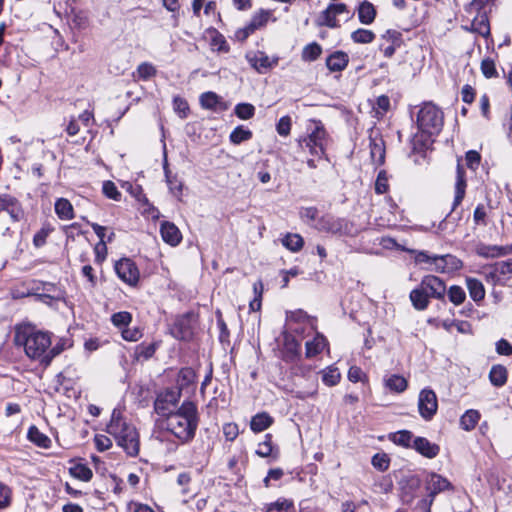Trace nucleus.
I'll return each instance as SVG.
<instances>
[{"label": "nucleus", "mask_w": 512, "mask_h": 512, "mask_svg": "<svg viewBox=\"0 0 512 512\" xmlns=\"http://www.w3.org/2000/svg\"><path fill=\"white\" fill-rule=\"evenodd\" d=\"M342 14H349L348 7L345 3H330L325 10H323L316 23L318 26H324L328 28H338L340 24L337 20V16Z\"/></svg>", "instance_id": "9d476101"}, {"label": "nucleus", "mask_w": 512, "mask_h": 512, "mask_svg": "<svg viewBox=\"0 0 512 512\" xmlns=\"http://www.w3.org/2000/svg\"><path fill=\"white\" fill-rule=\"evenodd\" d=\"M389 190L388 176L385 170H381L375 182V192L377 194H384Z\"/></svg>", "instance_id": "4d7b16f0"}, {"label": "nucleus", "mask_w": 512, "mask_h": 512, "mask_svg": "<svg viewBox=\"0 0 512 512\" xmlns=\"http://www.w3.org/2000/svg\"><path fill=\"white\" fill-rule=\"evenodd\" d=\"M160 234L163 241L171 246H177L182 240V234L178 227L169 221L161 223Z\"/></svg>", "instance_id": "f3484780"}, {"label": "nucleus", "mask_w": 512, "mask_h": 512, "mask_svg": "<svg viewBox=\"0 0 512 512\" xmlns=\"http://www.w3.org/2000/svg\"><path fill=\"white\" fill-rule=\"evenodd\" d=\"M432 267L428 270L436 273H451L462 268V261L451 254L434 255Z\"/></svg>", "instance_id": "4468645a"}, {"label": "nucleus", "mask_w": 512, "mask_h": 512, "mask_svg": "<svg viewBox=\"0 0 512 512\" xmlns=\"http://www.w3.org/2000/svg\"><path fill=\"white\" fill-rule=\"evenodd\" d=\"M107 433L113 436L118 445L124 449L130 457L139 454L140 442L136 428L128 423L121 411L114 409L110 422L107 425Z\"/></svg>", "instance_id": "7ed1b4c3"}, {"label": "nucleus", "mask_w": 512, "mask_h": 512, "mask_svg": "<svg viewBox=\"0 0 512 512\" xmlns=\"http://www.w3.org/2000/svg\"><path fill=\"white\" fill-rule=\"evenodd\" d=\"M357 12L358 19L362 24L370 25L374 22L376 17V9L371 2L367 0L360 2Z\"/></svg>", "instance_id": "a878e982"}, {"label": "nucleus", "mask_w": 512, "mask_h": 512, "mask_svg": "<svg viewBox=\"0 0 512 512\" xmlns=\"http://www.w3.org/2000/svg\"><path fill=\"white\" fill-rule=\"evenodd\" d=\"M438 409V401L435 392L431 389H423L418 398V410L421 417L431 420Z\"/></svg>", "instance_id": "f8f14e48"}, {"label": "nucleus", "mask_w": 512, "mask_h": 512, "mask_svg": "<svg viewBox=\"0 0 512 512\" xmlns=\"http://www.w3.org/2000/svg\"><path fill=\"white\" fill-rule=\"evenodd\" d=\"M370 154L374 163L382 165L385 160V148L382 142L373 141L370 144Z\"/></svg>", "instance_id": "c03bdc74"}, {"label": "nucleus", "mask_w": 512, "mask_h": 512, "mask_svg": "<svg viewBox=\"0 0 512 512\" xmlns=\"http://www.w3.org/2000/svg\"><path fill=\"white\" fill-rule=\"evenodd\" d=\"M327 347L328 341L326 337L323 334L316 332L314 338L307 341L305 344V356L306 358H313L323 352V350Z\"/></svg>", "instance_id": "aec40b11"}, {"label": "nucleus", "mask_w": 512, "mask_h": 512, "mask_svg": "<svg viewBox=\"0 0 512 512\" xmlns=\"http://www.w3.org/2000/svg\"><path fill=\"white\" fill-rule=\"evenodd\" d=\"M173 107H174V110L179 114V116L181 118L187 117V114L189 111V106L185 99H183L179 96L174 97Z\"/></svg>", "instance_id": "69168bd1"}, {"label": "nucleus", "mask_w": 512, "mask_h": 512, "mask_svg": "<svg viewBox=\"0 0 512 512\" xmlns=\"http://www.w3.org/2000/svg\"><path fill=\"white\" fill-rule=\"evenodd\" d=\"M443 120V112L431 102L424 103L417 114L418 128L429 135L440 132Z\"/></svg>", "instance_id": "20e7f679"}, {"label": "nucleus", "mask_w": 512, "mask_h": 512, "mask_svg": "<svg viewBox=\"0 0 512 512\" xmlns=\"http://www.w3.org/2000/svg\"><path fill=\"white\" fill-rule=\"evenodd\" d=\"M270 12L266 10H260L255 13L250 22H249V30L256 31L257 29L265 26L269 20Z\"/></svg>", "instance_id": "37998d69"}, {"label": "nucleus", "mask_w": 512, "mask_h": 512, "mask_svg": "<svg viewBox=\"0 0 512 512\" xmlns=\"http://www.w3.org/2000/svg\"><path fill=\"white\" fill-rule=\"evenodd\" d=\"M390 440L396 445L409 448L413 445V434L408 430L397 431L391 434Z\"/></svg>", "instance_id": "ea45409f"}, {"label": "nucleus", "mask_w": 512, "mask_h": 512, "mask_svg": "<svg viewBox=\"0 0 512 512\" xmlns=\"http://www.w3.org/2000/svg\"><path fill=\"white\" fill-rule=\"evenodd\" d=\"M300 218L307 224L318 220V209L316 207H303L299 211Z\"/></svg>", "instance_id": "0e129e2a"}, {"label": "nucleus", "mask_w": 512, "mask_h": 512, "mask_svg": "<svg viewBox=\"0 0 512 512\" xmlns=\"http://www.w3.org/2000/svg\"><path fill=\"white\" fill-rule=\"evenodd\" d=\"M349 63V56L343 51H335L326 58V67L330 72H341Z\"/></svg>", "instance_id": "412c9836"}, {"label": "nucleus", "mask_w": 512, "mask_h": 512, "mask_svg": "<svg viewBox=\"0 0 512 512\" xmlns=\"http://www.w3.org/2000/svg\"><path fill=\"white\" fill-rule=\"evenodd\" d=\"M166 178H167V184L169 187L170 192L180 199V196L182 195L183 190V183L179 181L176 177H171L166 172Z\"/></svg>", "instance_id": "bf43d9fd"}, {"label": "nucleus", "mask_w": 512, "mask_h": 512, "mask_svg": "<svg viewBox=\"0 0 512 512\" xmlns=\"http://www.w3.org/2000/svg\"><path fill=\"white\" fill-rule=\"evenodd\" d=\"M111 321L116 327H126L132 321V315L127 311L117 312L112 315Z\"/></svg>", "instance_id": "864d4df0"}, {"label": "nucleus", "mask_w": 512, "mask_h": 512, "mask_svg": "<svg viewBox=\"0 0 512 512\" xmlns=\"http://www.w3.org/2000/svg\"><path fill=\"white\" fill-rule=\"evenodd\" d=\"M483 275L488 283L504 286L512 277V263L501 261L487 266L483 270Z\"/></svg>", "instance_id": "423d86ee"}, {"label": "nucleus", "mask_w": 512, "mask_h": 512, "mask_svg": "<svg viewBox=\"0 0 512 512\" xmlns=\"http://www.w3.org/2000/svg\"><path fill=\"white\" fill-rule=\"evenodd\" d=\"M294 504L292 500L286 498H279L275 502L270 503L266 512H294Z\"/></svg>", "instance_id": "a19ab883"}, {"label": "nucleus", "mask_w": 512, "mask_h": 512, "mask_svg": "<svg viewBox=\"0 0 512 512\" xmlns=\"http://www.w3.org/2000/svg\"><path fill=\"white\" fill-rule=\"evenodd\" d=\"M480 420V413L477 410H467L460 418V426L465 431L473 430Z\"/></svg>", "instance_id": "473e14b6"}, {"label": "nucleus", "mask_w": 512, "mask_h": 512, "mask_svg": "<svg viewBox=\"0 0 512 512\" xmlns=\"http://www.w3.org/2000/svg\"><path fill=\"white\" fill-rule=\"evenodd\" d=\"M320 232L331 233L334 235H346L349 233L348 221L343 218H337L332 215H324L313 225Z\"/></svg>", "instance_id": "6e6552de"}, {"label": "nucleus", "mask_w": 512, "mask_h": 512, "mask_svg": "<svg viewBox=\"0 0 512 512\" xmlns=\"http://www.w3.org/2000/svg\"><path fill=\"white\" fill-rule=\"evenodd\" d=\"M118 277L130 286H135L140 277L136 264L128 258H122L115 264Z\"/></svg>", "instance_id": "ddd939ff"}, {"label": "nucleus", "mask_w": 512, "mask_h": 512, "mask_svg": "<svg viewBox=\"0 0 512 512\" xmlns=\"http://www.w3.org/2000/svg\"><path fill=\"white\" fill-rule=\"evenodd\" d=\"M155 351H156V346L153 343L147 344V345L141 344L136 348V354H137L138 358H144V359L151 358L154 355Z\"/></svg>", "instance_id": "774afa93"}, {"label": "nucleus", "mask_w": 512, "mask_h": 512, "mask_svg": "<svg viewBox=\"0 0 512 512\" xmlns=\"http://www.w3.org/2000/svg\"><path fill=\"white\" fill-rule=\"evenodd\" d=\"M292 121L289 116H283L279 119L276 130L280 136L286 137L290 134Z\"/></svg>", "instance_id": "052dcab7"}, {"label": "nucleus", "mask_w": 512, "mask_h": 512, "mask_svg": "<svg viewBox=\"0 0 512 512\" xmlns=\"http://www.w3.org/2000/svg\"><path fill=\"white\" fill-rule=\"evenodd\" d=\"M196 379L195 371L190 367H184L178 372L177 376V389L181 392L182 389L188 388L194 384Z\"/></svg>", "instance_id": "7c9ffc66"}, {"label": "nucleus", "mask_w": 512, "mask_h": 512, "mask_svg": "<svg viewBox=\"0 0 512 512\" xmlns=\"http://www.w3.org/2000/svg\"><path fill=\"white\" fill-rule=\"evenodd\" d=\"M322 53V47L317 42L306 45L301 53L303 61L312 62L317 60Z\"/></svg>", "instance_id": "79ce46f5"}, {"label": "nucleus", "mask_w": 512, "mask_h": 512, "mask_svg": "<svg viewBox=\"0 0 512 512\" xmlns=\"http://www.w3.org/2000/svg\"><path fill=\"white\" fill-rule=\"evenodd\" d=\"M448 298L454 305H460L465 301L466 293L462 287L453 285L448 290Z\"/></svg>", "instance_id": "8fccbe9b"}, {"label": "nucleus", "mask_w": 512, "mask_h": 512, "mask_svg": "<svg viewBox=\"0 0 512 512\" xmlns=\"http://www.w3.org/2000/svg\"><path fill=\"white\" fill-rule=\"evenodd\" d=\"M235 115L242 120L251 119L255 114V107L250 103H239L235 106Z\"/></svg>", "instance_id": "09e8293b"}, {"label": "nucleus", "mask_w": 512, "mask_h": 512, "mask_svg": "<svg viewBox=\"0 0 512 512\" xmlns=\"http://www.w3.org/2000/svg\"><path fill=\"white\" fill-rule=\"evenodd\" d=\"M13 341L17 347L23 348L30 360L49 366L48 348L52 344L49 332L38 330L30 324L17 325Z\"/></svg>", "instance_id": "f257e3e1"}, {"label": "nucleus", "mask_w": 512, "mask_h": 512, "mask_svg": "<svg viewBox=\"0 0 512 512\" xmlns=\"http://www.w3.org/2000/svg\"><path fill=\"white\" fill-rule=\"evenodd\" d=\"M412 448H414L418 453L427 458H435L440 451V448L437 444L431 443L428 439L424 437H416L413 440Z\"/></svg>", "instance_id": "6ab92c4d"}, {"label": "nucleus", "mask_w": 512, "mask_h": 512, "mask_svg": "<svg viewBox=\"0 0 512 512\" xmlns=\"http://www.w3.org/2000/svg\"><path fill=\"white\" fill-rule=\"evenodd\" d=\"M489 380L496 387L504 386L507 382V369L503 365H493L489 372Z\"/></svg>", "instance_id": "2f4dec72"}, {"label": "nucleus", "mask_w": 512, "mask_h": 512, "mask_svg": "<svg viewBox=\"0 0 512 512\" xmlns=\"http://www.w3.org/2000/svg\"><path fill=\"white\" fill-rule=\"evenodd\" d=\"M196 321V316L193 313H186L178 317L171 328L172 336L179 340H190L194 334Z\"/></svg>", "instance_id": "1a4fd4ad"}, {"label": "nucleus", "mask_w": 512, "mask_h": 512, "mask_svg": "<svg viewBox=\"0 0 512 512\" xmlns=\"http://www.w3.org/2000/svg\"><path fill=\"white\" fill-rule=\"evenodd\" d=\"M256 454L260 457H272L273 459H277L279 455V450L277 447L272 444V435L266 434L264 437V441L258 444L256 449Z\"/></svg>", "instance_id": "bb28decb"}, {"label": "nucleus", "mask_w": 512, "mask_h": 512, "mask_svg": "<svg viewBox=\"0 0 512 512\" xmlns=\"http://www.w3.org/2000/svg\"><path fill=\"white\" fill-rule=\"evenodd\" d=\"M466 191V180H465V172L458 162L457 165V175H456V183H455V196L452 204L451 211H454L462 202Z\"/></svg>", "instance_id": "4be33fe9"}, {"label": "nucleus", "mask_w": 512, "mask_h": 512, "mask_svg": "<svg viewBox=\"0 0 512 512\" xmlns=\"http://www.w3.org/2000/svg\"><path fill=\"white\" fill-rule=\"evenodd\" d=\"M198 427L197 406L191 401H185L168 417H166V429L181 443L191 441Z\"/></svg>", "instance_id": "f03ea898"}, {"label": "nucleus", "mask_w": 512, "mask_h": 512, "mask_svg": "<svg viewBox=\"0 0 512 512\" xmlns=\"http://www.w3.org/2000/svg\"><path fill=\"white\" fill-rule=\"evenodd\" d=\"M55 213L61 220H71L74 218L73 206L70 201L65 198L56 200Z\"/></svg>", "instance_id": "c756f323"}, {"label": "nucleus", "mask_w": 512, "mask_h": 512, "mask_svg": "<svg viewBox=\"0 0 512 512\" xmlns=\"http://www.w3.org/2000/svg\"><path fill=\"white\" fill-rule=\"evenodd\" d=\"M282 244L288 250L292 252H298L302 249L304 245V240L300 234L287 233L285 237L282 239Z\"/></svg>", "instance_id": "e433bc0d"}, {"label": "nucleus", "mask_w": 512, "mask_h": 512, "mask_svg": "<svg viewBox=\"0 0 512 512\" xmlns=\"http://www.w3.org/2000/svg\"><path fill=\"white\" fill-rule=\"evenodd\" d=\"M420 284L422 288H424L430 297L442 300L446 294V285L445 282L435 276V275H426L422 278Z\"/></svg>", "instance_id": "2eb2a0df"}, {"label": "nucleus", "mask_w": 512, "mask_h": 512, "mask_svg": "<svg viewBox=\"0 0 512 512\" xmlns=\"http://www.w3.org/2000/svg\"><path fill=\"white\" fill-rule=\"evenodd\" d=\"M69 473L72 477L84 482L90 481L93 477L92 470L83 463L74 464L69 468Z\"/></svg>", "instance_id": "72a5a7b5"}, {"label": "nucleus", "mask_w": 512, "mask_h": 512, "mask_svg": "<svg viewBox=\"0 0 512 512\" xmlns=\"http://www.w3.org/2000/svg\"><path fill=\"white\" fill-rule=\"evenodd\" d=\"M103 194L114 201L121 200V192L116 187L115 183L112 181H104L102 186Z\"/></svg>", "instance_id": "3c124183"}, {"label": "nucleus", "mask_w": 512, "mask_h": 512, "mask_svg": "<svg viewBox=\"0 0 512 512\" xmlns=\"http://www.w3.org/2000/svg\"><path fill=\"white\" fill-rule=\"evenodd\" d=\"M6 212L12 221H19L22 216V210L17 200L9 195H0V214Z\"/></svg>", "instance_id": "a211bd4d"}, {"label": "nucleus", "mask_w": 512, "mask_h": 512, "mask_svg": "<svg viewBox=\"0 0 512 512\" xmlns=\"http://www.w3.org/2000/svg\"><path fill=\"white\" fill-rule=\"evenodd\" d=\"M351 39L355 43L368 44L375 39V34L371 30L360 28L352 32Z\"/></svg>", "instance_id": "de8ad7c7"}, {"label": "nucleus", "mask_w": 512, "mask_h": 512, "mask_svg": "<svg viewBox=\"0 0 512 512\" xmlns=\"http://www.w3.org/2000/svg\"><path fill=\"white\" fill-rule=\"evenodd\" d=\"M273 422V417H271L267 412H260L251 418L250 428L253 432L260 433L268 429Z\"/></svg>", "instance_id": "393cba45"}, {"label": "nucleus", "mask_w": 512, "mask_h": 512, "mask_svg": "<svg viewBox=\"0 0 512 512\" xmlns=\"http://www.w3.org/2000/svg\"><path fill=\"white\" fill-rule=\"evenodd\" d=\"M382 40L394 45L403 44L402 34L397 30H387L385 34L382 35Z\"/></svg>", "instance_id": "338daca9"}, {"label": "nucleus", "mask_w": 512, "mask_h": 512, "mask_svg": "<svg viewBox=\"0 0 512 512\" xmlns=\"http://www.w3.org/2000/svg\"><path fill=\"white\" fill-rule=\"evenodd\" d=\"M466 286L469 291V295L475 302H480L485 297V288L482 282L476 278L467 277Z\"/></svg>", "instance_id": "c85d7f7f"}, {"label": "nucleus", "mask_w": 512, "mask_h": 512, "mask_svg": "<svg viewBox=\"0 0 512 512\" xmlns=\"http://www.w3.org/2000/svg\"><path fill=\"white\" fill-rule=\"evenodd\" d=\"M452 489L451 483L439 474L432 473L426 479V491L428 493L429 500H423L422 504L426 509V512H430V507L433 503L434 497L446 490Z\"/></svg>", "instance_id": "9b49d317"}, {"label": "nucleus", "mask_w": 512, "mask_h": 512, "mask_svg": "<svg viewBox=\"0 0 512 512\" xmlns=\"http://www.w3.org/2000/svg\"><path fill=\"white\" fill-rule=\"evenodd\" d=\"M480 69L486 78L498 77L495 60L491 57H485L482 59Z\"/></svg>", "instance_id": "49530a36"}, {"label": "nucleus", "mask_w": 512, "mask_h": 512, "mask_svg": "<svg viewBox=\"0 0 512 512\" xmlns=\"http://www.w3.org/2000/svg\"><path fill=\"white\" fill-rule=\"evenodd\" d=\"M249 64L258 72L266 73L269 69L278 64V58L271 59L266 53L257 51L246 55Z\"/></svg>", "instance_id": "dca6fc26"}, {"label": "nucleus", "mask_w": 512, "mask_h": 512, "mask_svg": "<svg viewBox=\"0 0 512 512\" xmlns=\"http://www.w3.org/2000/svg\"><path fill=\"white\" fill-rule=\"evenodd\" d=\"M28 439L41 448H49L51 445L50 438L42 433L36 426H31L28 429Z\"/></svg>", "instance_id": "f704fd0d"}, {"label": "nucleus", "mask_w": 512, "mask_h": 512, "mask_svg": "<svg viewBox=\"0 0 512 512\" xmlns=\"http://www.w3.org/2000/svg\"><path fill=\"white\" fill-rule=\"evenodd\" d=\"M409 297L416 310H425L429 305L430 296L421 284L410 292Z\"/></svg>", "instance_id": "b1692460"}, {"label": "nucleus", "mask_w": 512, "mask_h": 512, "mask_svg": "<svg viewBox=\"0 0 512 512\" xmlns=\"http://www.w3.org/2000/svg\"><path fill=\"white\" fill-rule=\"evenodd\" d=\"M12 500V490L9 486L0 482V510L10 506Z\"/></svg>", "instance_id": "13d9d810"}, {"label": "nucleus", "mask_w": 512, "mask_h": 512, "mask_svg": "<svg viewBox=\"0 0 512 512\" xmlns=\"http://www.w3.org/2000/svg\"><path fill=\"white\" fill-rule=\"evenodd\" d=\"M180 396V391L175 389L160 392L154 402L155 412L162 417H168L176 411Z\"/></svg>", "instance_id": "0eeeda50"}, {"label": "nucleus", "mask_w": 512, "mask_h": 512, "mask_svg": "<svg viewBox=\"0 0 512 512\" xmlns=\"http://www.w3.org/2000/svg\"><path fill=\"white\" fill-rule=\"evenodd\" d=\"M138 77L147 80L156 74L155 67L147 62L141 63L137 68Z\"/></svg>", "instance_id": "e2e57ef3"}, {"label": "nucleus", "mask_w": 512, "mask_h": 512, "mask_svg": "<svg viewBox=\"0 0 512 512\" xmlns=\"http://www.w3.org/2000/svg\"><path fill=\"white\" fill-rule=\"evenodd\" d=\"M69 345V340L64 338L59 339L55 345L51 344L50 348H48L49 364L56 356L61 354L67 347H69Z\"/></svg>", "instance_id": "603ef678"}, {"label": "nucleus", "mask_w": 512, "mask_h": 512, "mask_svg": "<svg viewBox=\"0 0 512 512\" xmlns=\"http://www.w3.org/2000/svg\"><path fill=\"white\" fill-rule=\"evenodd\" d=\"M386 387L396 393L404 392L407 388V380L400 375L393 374L385 380Z\"/></svg>", "instance_id": "58836bf2"}, {"label": "nucleus", "mask_w": 512, "mask_h": 512, "mask_svg": "<svg viewBox=\"0 0 512 512\" xmlns=\"http://www.w3.org/2000/svg\"><path fill=\"white\" fill-rule=\"evenodd\" d=\"M222 431L227 441H234L239 435V427L234 422L225 423L222 427Z\"/></svg>", "instance_id": "680f3d73"}, {"label": "nucleus", "mask_w": 512, "mask_h": 512, "mask_svg": "<svg viewBox=\"0 0 512 512\" xmlns=\"http://www.w3.org/2000/svg\"><path fill=\"white\" fill-rule=\"evenodd\" d=\"M253 133L251 130L244 128L242 125L237 126L229 135V140L234 145H239L242 142L248 141L252 138Z\"/></svg>", "instance_id": "4c0bfd02"}, {"label": "nucleus", "mask_w": 512, "mask_h": 512, "mask_svg": "<svg viewBox=\"0 0 512 512\" xmlns=\"http://www.w3.org/2000/svg\"><path fill=\"white\" fill-rule=\"evenodd\" d=\"M341 378L339 370L335 367H327L322 371V381L327 386H335Z\"/></svg>", "instance_id": "a18cd8bd"}, {"label": "nucleus", "mask_w": 512, "mask_h": 512, "mask_svg": "<svg viewBox=\"0 0 512 512\" xmlns=\"http://www.w3.org/2000/svg\"><path fill=\"white\" fill-rule=\"evenodd\" d=\"M200 104L205 109L215 111H224L228 108L227 104L222 101L221 97L211 91L201 94Z\"/></svg>", "instance_id": "5701e85b"}, {"label": "nucleus", "mask_w": 512, "mask_h": 512, "mask_svg": "<svg viewBox=\"0 0 512 512\" xmlns=\"http://www.w3.org/2000/svg\"><path fill=\"white\" fill-rule=\"evenodd\" d=\"M315 127L306 137L299 139V145L302 149H308L311 155L319 158L326 156V146L328 134L321 122H314Z\"/></svg>", "instance_id": "39448f33"}, {"label": "nucleus", "mask_w": 512, "mask_h": 512, "mask_svg": "<svg viewBox=\"0 0 512 512\" xmlns=\"http://www.w3.org/2000/svg\"><path fill=\"white\" fill-rule=\"evenodd\" d=\"M471 31L487 37L490 35V25L486 13H478L471 22Z\"/></svg>", "instance_id": "cd10ccee"}, {"label": "nucleus", "mask_w": 512, "mask_h": 512, "mask_svg": "<svg viewBox=\"0 0 512 512\" xmlns=\"http://www.w3.org/2000/svg\"><path fill=\"white\" fill-rule=\"evenodd\" d=\"M372 465L377 470L383 472L389 468L390 459L386 453H377L372 457Z\"/></svg>", "instance_id": "6e6d98bb"}, {"label": "nucleus", "mask_w": 512, "mask_h": 512, "mask_svg": "<svg viewBox=\"0 0 512 512\" xmlns=\"http://www.w3.org/2000/svg\"><path fill=\"white\" fill-rule=\"evenodd\" d=\"M288 321L290 324L296 323L298 325H307V326H309L310 330H312V331L316 330L315 321L312 320L307 315V313L302 310H297V311L291 312L290 315L288 316Z\"/></svg>", "instance_id": "c9c22d12"}, {"label": "nucleus", "mask_w": 512, "mask_h": 512, "mask_svg": "<svg viewBox=\"0 0 512 512\" xmlns=\"http://www.w3.org/2000/svg\"><path fill=\"white\" fill-rule=\"evenodd\" d=\"M191 481V474L188 472H182L177 476L176 482L182 488V495H189L192 493V490L190 488Z\"/></svg>", "instance_id": "5fc2aeb1"}]
</instances>
